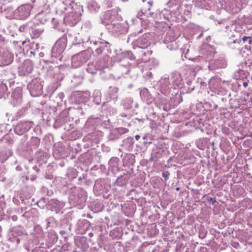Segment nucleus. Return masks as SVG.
<instances>
[{
    "label": "nucleus",
    "instance_id": "obj_34",
    "mask_svg": "<svg viewBox=\"0 0 252 252\" xmlns=\"http://www.w3.org/2000/svg\"><path fill=\"white\" fill-rule=\"evenodd\" d=\"M195 6L203 8L209 4L208 0H193Z\"/></svg>",
    "mask_w": 252,
    "mask_h": 252
},
{
    "label": "nucleus",
    "instance_id": "obj_56",
    "mask_svg": "<svg viewBox=\"0 0 252 252\" xmlns=\"http://www.w3.org/2000/svg\"><path fill=\"white\" fill-rule=\"evenodd\" d=\"M64 94L63 93L61 92L58 94V97H59L60 98L61 101H62L63 98L64 97Z\"/></svg>",
    "mask_w": 252,
    "mask_h": 252
},
{
    "label": "nucleus",
    "instance_id": "obj_11",
    "mask_svg": "<svg viewBox=\"0 0 252 252\" xmlns=\"http://www.w3.org/2000/svg\"><path fill=\"white\" fill-rule=\"evenodd\" d=\"M14 55L8 49H2L0 53V66H4L11 63Z\"/></svg>",
    "mask_w": 252,
    "mask_h": 252
},
{
    "label": "nucleus",
    "instance_id": "obj_44",
    "mask_svg": "<svg viewBox=\"0 0 252 252\" xmlns=\"http://www.w3.org/2000/svg\"><path fill=\"white\" fill-rule=\"evenodd\" d=\"M107 112L110 115H114L117 113V109L113 106H108L106 109Z\"/></svg>",
    "mask_w": 252,
    "mask_h": 252
},
{
    "label": "nucleus",
    "instance_id": "obj_42",
    "mask_svg": "<svg viewBox=\"0 0 252 252\" xmlns=\"http://www.w3.org/2000/svg\"><path fill=\"white\" fill-rule=\"evenodd\" d=\"M43 32L41 29H33L32 27L31 31V34L32 38H37Z\"/></svg>",
    "mask_w": 252,
    "mask_h": 252
},
{
    "label": "nucleus",
    "instance_id": "obj_32",
    "mask_svg": "<svg viewBox=\"0 0 252 252\" xmlns=\"http://www.w3.org/2000/svg\"><path fill=\"white\" fill-rule=\"evenodd\" d=\"M32 25V22L27 23L26 24L21 26L19 30L21 32L31 33Z\"/></svg>",
    "mask_w": 252,
    "mask_h": 252
},
{
    "label": "nucleus",
    "instance_id": "obj_43",
    "mask_svg": "<svg viewBox=\"0 0 252 252\" xmlns=\"http://www.w3.org/2000/svg\"><path fill=\"white\" fill-rule=\"evenodd\" d=\"M95 41V40L93 39H91L90 36L88 35H84L82 36V43H85L87 45L89 44V43L91 44L92 42Z\"/></svg>",
    "mask_w": 252,
    "mask_h": 252
},
{
    "label": "nucleus",
    "instance_id": "obj_6",
    "mask_svg": "<svg viewBox=\"0 0 252 252\" xmlns=\"http://www.w3.org/2000/svg\"><path fill=\"white\" fill-rule=\"evenodd\" d=\"M151 34L145 33L137 39L132 40L131 45L133 49H146L150 45Z\"/></svg>",
    "mask_w": 252,
    "mask_h": 252
},
{
    "label": "nucleus",
    "instance_id": "obj_36",
    "mask_svg": "<svg viewBox=\"0 0 252 252\" xmlns=\"http://www.w3.org/2000/svg\"><path fill=\"white\" fill-rule=\"evenodd\" d=\"M57 225V221L53 217H50L46 220V227H55Z\"/></svg>",
    "mask_w": 252,
    "mask_h": 252
},
{
    "label": "nucleus",
    "instance_id": "obj_22",
    "mask_svg": "<svg viewBox=\"0 0 252 252\" xmlns=\"http://www.w3.org/2000/svg\"><path fill=\"white\" fill-rule=\"evenodd\" d=\"M209 86L211 90L218 94H220V90L221 89L220 88V80L215 79H211L209 81Z\"/></svg>",
    "mask_w": 252,
    "mask_h": 252
},
{
    "label": "nucleus",
    "instance_id": "obj_59",
    "mask_svg": "<svg viewBox=\"0 0 252 252\" xmlns=\"http://www.w3.org/2000/svg\"><path fill=\"white\" fill-rule=\"evenodd\" d=\"M104 1H106V3L109 6L111 3V0H104Z\"/></svg>",
    "mask_w": 252,
    "mask_h": 252
},
{
    "label": "nucleus",
    "instance_id": "obj_46",
    "mask_svg": "<svg viewBox=\"0 0 252 252\" xmlns=\"http://www.w3.org/2000/svg\"><path fill=\"white\" fill-rule=\"evenodd\" d=\"M102 205L98 202H96L94 204V211L95 212H98L102 210Z\"/></svg>",
    "mask_w": 252,
    "mask_h": 252
},
{
    "label": "nucleus",
    "instance_id": "obj_40",
    "mask_svg": "<svg viewBox=\"0 0 252 252\" xmlns=\"http://www.w3.org/2000/svg\"><path fill=\"white\" fill-rule=\"evenodd\" d=\"M20 235V236H19L18 237L14 239V241L12 242L16 243L17 244H19L21 241L26 240L27 239L28 235L26 233H25L24 230L22 231V234Z\"/></svg>",
    "mask_w": 252,
    "mask_h": 252
},
{
    "label": "nucleus",
    "instance_id": "obj_19",
    "mask_svg": "<svg viewBox=\"0 0 252 252\" xmlns=\"http://www.w3.org/2000/svg\"><path fill=\"white\" fill-rule=\"evenodd\" d=\"M227 65L225 59L223 57H220L217 60H215L211 65H209L210 70L217 69V68H225Z\"/></svg>",
    "mask_w": 252,
    "mask_h": 252
},
{
    "label": "nucleus",
    "instance_id": "obj_47",
    "mask_svg": "<svg viewBox=\"0 0 252 252\" xmlns=\"http://www.w3.org/2000/svg\"><path fill=\"white\" fill-rule=\"evenodd\" d=\"M8 126H9V125L7 124H0V132L1 133L6 132Z\"/></svg>",
    "mask_w": 252,
    "mask_h": 252
},
{
    "label": "nucleus",
    "instance_id": "obj_17",
    "mask_svg": "<svg viewBox=\"0 0 252 252\" xmlns=\"http://www.w3.org/2000/svg\"><path fill=\"white\" fill-rule=\"evenodd\" d=\"M11 103L14 106H17L22 102V90L20 88H16L11 95Z\"/></svg>",
    "mask_w": 252,
    "mask_h": 252
},
{
    "label": "nucleus",
    "instance_id": "obj_48",
    "mask_svg": "<svg viewBox=\"0 0 252 252\" xmlns=\"http://www.w3.org/2000/svg\"><path fill=\"white\" fill-rule=\"evenodd\" d=\"M74 41H75L76 43L77 44H80L82 43V35L78 34L74 38Z\"/></svg>",
    "mask_w": 252,
    "mask_h": 252
},
{
    "label": "nucleus",
    "instance_id": "obj_30",
    "mask_svg": "<svg viewBox=\"0 0 252 252\" xmlns=\"http://www.w3.org/2000/svg\"><path fill=\"white\" fill-rule=\"evenodd\" d=\"M128 180L127 175H122L118 177L116 183L118 186L124 187L126 186Z\"/></svg>",
    "mask_w": 252,
    "mask_h": 252
},
{
    "label": "nucleus",
    "instance_id": "obj_38",
    "mask_svg": "<svg viewBox=\"0 0 252 252\" xmlns=\"http://www.w3.org/2000/svg\"><path fill=\"white\" fill-rule=\"evenodd\" d=\"M128 131V130L126 128L123 127H119L117 129H114L111 133L112 134H116L118 136L116 137V138H119V136L122 135V134H124L126 133Z\"/></svg>",
    "mask_w": 252,
    "mask_h": 252
},
{
    "label": "nucleus",
    "instance_id": "obj_9",
    "mask_svg": "<svg viewBox=\"0 0 252 252\" xmlns=\"http://www.w3.org/2000/svg\"><path fill=\"white\" fill-rule=\"evenodd\" d=\"M107 28L110 32L115 35H119L127 32V28L118 20L114 21V23L109 25V27H107Z\"/></svg>",
    "mask_w": 252,
    "mask_h": 252
},
{
    "label": "nucleus",
    "instance_id": "obj_49",
    "mask_svg": "<svg viewBox=\"0 0 252 252\" xmlns=\"http://www.w3.org/2000/svg\"><path fill=\"white\" fill-rule=\"evenodd\" d=\"M170 173L168 171H165L162 172V176L164 178L165 181H167L169 179Z\"/></svg>",
    "mask_w": 252,
    "mask_h": 252
},
{
    "label": "nucleus",
    "instance_id": "obj_61",
    "mask_svg": "<svg viewBox=\"0 0 252 252\" xmlns=\"http://www.w3.org/2000/svg\"><path fill=\"white\" fill-rule=\"evenodd\" d=\"M151 53H152V52L151 51H148L147 52H144L143 53V55L145 56L147 54L151 55Z\"/></svg>",
    "mask_w": 252,
    "mask_h": 252
},
{
    "label": "nucleus",
    "instance_id": "obj_53",
    "mask_svg": "<svg viewBox=\"0 0 252 252\" xmlns=\"http://www.w3.org/2000/svg\"><path fill=\"white\" fill-rule=\"evenodd\" d=\"M146 4L147 5V8L148 11H150L151 10V7L153 5V1L151 0H149L147 1Z\"/></svg>",
    "mask_w": 252,
    "mask_h": 252
},
{
    "label": "nucleus",
    "instance_id": "obj_62",
    "mask_svg": "<svg viewBox=\"0 0 252 252\" xmlns=\"http://www.w3.org/2000/svg\"><path fill=\"white\" fill-rule=\"evenodd\" d=\"M132 35H131L130 36H129L128 38H127V42H129L132 39Z\"/></svg>",
    "mask_w": 252,
    "mask_h": 252
},
{
    "label": "nucleus",
    "instance_id": "obj_5",
    "mask_svg": "<svg viewBox=\"0 0 252 252\" xmlns=\"http://www.w3.org/2000/svg\"><path fill=\"white\" fill-rule=\"evenodd\" d=\"M31 9L32 7L30 4L21 5L13 11L11 18L20 20L26 19L30 15Z\"/></svg>",
    "mask_w": 252,
    "mask_h": 252
},
{
    "label": "nucleus",
    "instance_id": "obj_23",
    "mask_svg": "<svg viewBox=\"0 0 252 252\" xmlns=\"http://www.w3.org/2000/svg\"><path fill=\"white\" fill-rule=\"evenodd\" d=\"M23 230V228L21 227L13 228L9 233V241L10 242H13L14 239L19 236H20V235L22 234V231Z\"/></svg>",
    "mask_w": 252,
    "mask_h": 252
},
{
    "label": "nucleus",
    "instance_id": "obj_31",
    "mask_svg": "<svg viewBox=\"0 0 252 252\" xmlns=\"http://www.w3.org/2000/svg\"><path fill=\"white\" fill-rule=\"evenodd\" d=\"M0 141L7 145H12L13 143V136L10 134H5L1 138Z\"/></svg>",
    "mask_w": 252,
    "mask_h": 252
},
{
    "label": "nucleus",
    "instance_id": "obj_10",
    "mask_svg": "<svg viewBox=\"0 0 252 252\" xmlns=\"http://www.w3.org/2000/svg\"><path fill=\"white\" fill-rule=\"evenodd\" d=\"M66 44L64 38H62L55 43L52 49V56L55 58L59 57L64 51Z\"/></svg>",
    "mask_w": 252,
    "mask_h": 252
},
{
    "label": "nucleus",
    "instance_id": "obj_50",
    "mask_svg": "<svg viewBox=\"0 0 252 252\" xmlns=\"http://www.w3.org/2000/svg\"><path fill=\"white\" fill-rule=\"evenodd\" d=\"M242 40L243 41V42L244 43L248 42L249 43L251 44V42H252V39H251V37L250 36H244L242 38Z\"/></svg>",
    "mask_w": 252,
    "mask_h": 252
},
{
    "label": "nucleus",
    "instance_id": "obj_60",
    "mask_svg": "<svg viewBox=\"0 0 252 252\" xmlns=\"http://www.w3.org/2000/svg\"><path fill=\"white\" fill-rule=\"evenodd\" d=\"M202 58L200 56H198L197 58H193L192 59V60L193 61H197V60H200L201 59H202Z\"/></svg>",
    "mask_w": 252,
    "mask_h": 252
},
{
    "label": "nucleus",
    "instance_id": "obj_29",
    "mask_svg": "<svg viewBox=\"0 0 252 252\" xmlns=\"http://www.w3.org/2000/svg\"><path fill=\"white\" fill-rule=\"evenodd\" d=\"M118 158L116 157L112 158L109 161V169L113 171H116L118 168Z\"/></svg>",
    "mask_w": 252,
    "mask_h": 252
},
{
    "label": "nucleus",
    "instance_id": "obj_54",
    "mask_svg": "<svg viewBox=\"0 0 252 252\" xmlns=\"http://www.w3.org/2000/svg\"><path fill=\"white\" fill-rule=\"evenodd\" d=\"M32 252H45L44 249L41 248H35V250H32Z\"/></svg>",
    "mask_w": 252,
    "mask_h": 252
},
{
    "label": "nucleus",
    "instance_id": "obj_8",
    "mask_svg": "<svg viewBox=\"0 0 252 252\" xmlns=\"http://www.w3.org/2000/svg\"><path fill=\"white\" fill-rule=\"evenodd\" d=\"M101 124L102 121L100 117H91L86 122L84 127V130L90 134L92 131L95 130L96 127Z\"/></svg>",
    "mask_w": 252,
    "mask_h": 252
},
{
    "label": "nucleus",
    "instance_id": "obj_41",
    "mask_svg": "<svg viewBox=\"0 0 252 252\" xmlns=\"http://www.w3.org/2000/svg\"><path fill=\"white\" fill-rule=\"evenodd\" d=\"M166 44V47L170 50H173L177 49L179 48V46L177 44L176 41L175 42H164Z\"/></svg>",
    "mask_w": 252,
    "mask_h": 252
},
{
    "label": "nucleus",
    "instance_id": "obj_18",
    "mask_svg": "<svg viewBox=\"0 0 252 252\" xmlns=\"http://www.w3.org/2000/svg\"><path fill=\"white\" fill-rule=\"evenodd\" d=\"M74 201L78 203L85 202L86 200V192L85 191L79 188L75 187L74 188Z\"/></svg>",
    "mask_w": 252,
    "mask_h": 252
},
{
    "label": "nucleus",
    "instance_id": "obj_57",
    "mask_svg": "<svg viewBox=\"0 0 252 252\" xmlns=\"http://www.w3.org/2000/svg\"><path fill=\"white\" fill-rule=\"evenodd\" d=\"M182 1V0H170V2H172L173 4H177Z\"/></svg>",
    "mask_w": 252,
    "mask_h": 252
},
{
    "label": "nucleus",
    "instance_id": "obj_52",
    "mask_svg": "<svg viewBox=\"0 0 252 252\" xmlns=\"http://www.w3.org/2000/svg\"><path fill=\"white\" fill-rule=\"evenodd\" d=\"M146 12L147 11H145V12H143V11H139L138 13H137V17L139 18L140 19H142V16L144 15V14H146Z\"/></svg>",
    "mask_w": 252,
    "mask_h": 252
},
{
    "label": "nucleus",
    "instance_id": "obj_55",
    "mask_svg": "<svg viewBox=\"0 0 252 252\" xmlns=\"http://www.w3.org/2000/svg\"><path fill=\"white\" fill-rule=\"evenodd\" d=\"M6 117L7 118V121H9L11 120V121H13V119L11 118V114L10 113H6L5 114Z\"/></svg>",
    "mask_w": 252,
    "mask_h": 252
},
{
    "label": "nucleus",
    "instance_id": "obj_37",
    "mask_svg": "<svg viewBox=\"0 0 252 252\" xmlns=\"http://www.w3.org/2000/svg\"><path fill=\"white\" fill-rule=\"evenodd\" d=\"M94 101L97 104L101 102V93L99 90H95L93 93Z\"/></svg>",
    "mask_w": 252,
    "mask_h": 252
},
{
    "label": "nucleus",
    "instance_id": "obj_27",
    "mask_svg": "<svg viewBox=\"0 0 252 252\" xmlns=\"http://www.w3.org/2000/svg\"><path fill=\"white\" fill-rule=\"evenodd\" d=\"M177 40V37L175 32L169 30L164 37V42H175Z\"/></svg>",
    "mask_w": 252,
    "mask_h": 252
},
{
    "label": "nucleus",
    "instance_id": "obj_25",
    "mask_svg": "<svg viewBox=\"0 0 252 252\" xmlns=\"http://www.w3.org/2000/svg\"><path fill=\"white\" fill-rule=\"evenodd\" d=\"M118 88L115 87H110L108 91V94L110 99L117 100L118 99Z\"/></svg>",
    "mask_w": 252,
    "mask_h": 252
},
{
    "label": "nucleus",
    "instance_id": "obj_15",
    "mask_svg": "<svg viewBox=\"0 0 252 252\" xmlns=\"http://www.w3.org/2000/svg\"><path fill=\"white\" fill-rule=\"evenodd\" d=\"M117 16L116 11L109 10L105 12L103 15V18L101 21L102 23L109 27V25L113 24L114 21H117L118 20L116 18Z\"/></svg>",
    "mask_w": 252,
    "mask_h": 252
},
{
    "label": "nucleus",
    "instance_id": "obj_2",
    "mask_svg": "<svg viewBox=\"0 0 252 252\" xmlns=\"http://www.w3.org/2000/svg\"><path fill=\"white\" fill-rule=\"evenodd\" d=\"M68 11L65 13L63 19L64 23L70 27L74 26L81 19L83 11L82 6L71 0L68 7Z\"/></svg>",
    "mask_w": 252,
    "mask_h": 252
},
{
    "label": "nucleus",
    "instance_id": "obj_12",
    "mask_svg": "<svg viewBox=\"0 0 252 252\" xmlns=\"http://www.w3.org/2000/svg\"><path fill=\"white\" fill-rule=\"evenodd\" d=\"M33 64L30 60H26L18 67V74L26 76L31 73L33 69Z\"/></svg>",
    "mask_w": 252,
    "mask_h": 252
},
{
    "label": "nucleus",
    "instance_id": "obj_4",
    "mask_svg": "<svg viewBox=\"0 0 252 252\" xmlns=\"http://www.w3.org/2000/svg\"><path fill=\"white\" fill-rule=\"evenodd\" d=\"M41 79L38 77L33 78L28 85V89L32 96H38L42 94L43 85Z\"/></svg>",
    "mask_w": 252,
    "mask_h": 252
},
{
    "label": "nucleus",
    "instance_id": "obj_58",
    "mask_svg": "<svg viewBox=\"0 0 252 252\" xmlns=\"http://www.w3.org/2000/svg\"><path fill=\"white\" fill-rule=\"evenodd\" d=\"M172 160L176 162V158L174 157H171L168 159V162H169L170 161Z\"/></svg>",
    "mask_w": 252,
    "mask_h": 252
},
{
    "label": "nucleus",
    "instance_id": "obj_16",
    "mask_svg": "<svg viewBox=\"0 0 252 252\" xmlns=\"http://www.w3.org/2000/svg\"><path fill=\"white\" fill-rule=\"evenodd\" d=\"M39 48V44L32 42L26 46V50L24 49V53H20V55L24 56L25 54L31 58L34 57Z\"/></svg>",
    "mask_w": 252,
    "mask_h": 252
},
{
    "label": "nucleus",
    "instance_id": "obj_64",
    "mask_svg": "<svg viewBox=\"0 0 252 252\" xmlns=\"http://www.w3.org/2000/svg\"><path fill=\"white\" fill-rule=\"evenodd\" d=\"M84 94L82 93H80L78 94V96L79 97H82L84 95Z\"/></svg>",
    "mask_w": 252,
    "mask_h": 252
},
{
    "label": "nucleus",
    "instance_id": "obj_45",
    "mask_svg": "<svg viewBox=\"0 0 252 252\" xmlns=\"http://www.w3.org/2000/svg\"><path fill=\"white\" fill-rule=\"evenodd\" d=\"M86 71L91 74H94L96 73V69L94 67L93 65L88 64Z\"/></svg>",
    "mask_w": 252,
    "mask_h": 252
},
{
    "label": "nucleus",
    "instance_id": "obj_39",
    "mask_svg": "<svg viewBox=\"0 0 252 252\" xmlns=\"http://www.w3.org/2000/svg\"><path fill=\"white\" fill-rule=\"evenodd\" d=\"M33 247L34 243L32 239L28 240L27 242L24 244V248L28 252H30L31 251L32 252V250H35Z\"/></svg>",
    "mask_w": 252,
    "mask_h": 252
},
{
    "label": "nucleus",
    "instance_id": "obj_14",
    "mask_svg": "<svg viewBox=\"0 0 252 252\" xmlns=\"http://www.w3.org/2000/svg\"><path fill=\"white\" fill-rule=\"evenodd\" d=\"M32 126V123L30 121H21L16 125L14 128L15 133L21 135L28 131Z\"/></svg>",
    "mask_w": 252,
    "mask_h": 252
},
{
    "label": "nucleus",
    "instance_id": "obj_63",
    "mask_svg": "<svg viewBox=\"0 0 252 252\" xmlns=\"http://www.w3.org/2000/svg\"><path fill=\"white\" fill-rule=\"evenodd\" d=\"M243 86L245 87H247L248 86V83L247 82H243Z\"/></svg>",
    "mask_w": 252,
    "mask_h": 252
},
{
    "label": "nucleus",
    "instance_id": "obj_24",
    "mask_svg": "<svg viewBox=\"0 0 252 252\" xmlns=\"http://www.w3.org/2000/svg\"><path fill=\"white\" fill-rule=\"evenodd\" d=\"M118 60L120 61L121 60L125 58H128L131 60H133L135 59V57L131 51H125L118 53L117 54Z\"/></svg>",
    "mask_w": 252,
    "mask_h": 252
},
{
    "label": "nucleus",
    "instance_id": "obj_3",
    "mask_svg": "<svg viewBox=\"0 0 252 252\" xmlns=\"http://www.w3.org/2000/svg\"><path fill=\"white\" fill-rule=\"evenodd\" d=\"M92 52L84 50L72 57L71 65L74 68H77L85 64L91 58Z\"/></svg>",
    "mask_w": 252,
    "mask_h": 252
},
{
    "label": "nucleus",
    "instance_id": "obj_13",
    "mask_svg": "<svg viewBox=\"0 0 252 252\" xmlns=\"http://www.w3.org/2000/svg\"><path fill=\"white\" fill-rule=\"evenodd\" d=\"M102 40L99 38L98 40L94 41V44L98 45V47L95 50V53L100 55L103 53L104 55H108L110 53V46L108 42H103Z\"/></svg>",
    "mask_w": 252,
    "mask_h": 252
},
{
    "label": "nucleus",
    "instance_id": "obj_21",
    "mask_svg": "<svg viewBox=\"0 0 252 252\" xmlns=\"http://www.w3.org/2000/svg\"><path fill=\"white\" fill-rule=\"evenodd\" d=\"M140 95L141 99L146 101L147 104L151 103L153 100L148 90L146 88H144L140 89Z\"/></svg>",
    "mask_w": 252,
    "mask_h": 252
},
{
    "label": "nucleus",
    "instance_id": "obj_20",
    "mask_svg": "<svg viewBox=\"0 0 252 252\" xmlns=\"http://www.w3.org/2000/svg\"><path fill=\"white\" fill-rule=\"evenodd\" d=\"M49 205L51 206V210L55 211L56 213H59L64 206V204L63 202L60 201L56 199H53L51 201Z\"/></svg>",
    "mask_w": 252,
    "mask_h": 252
},
{
    "label": "nucleus",
    "instance_id": "obj_1",
    "mask_svg": "<svg viewBox=\"0 0 252 252\" xmlns=\"http://www.w3.org/2000/svg\"><path fill=\"white\" fill-rule=\"evenodd\" d=\"M184 85L181 74L177 71L171 73L169 75H164L159 80L158 86L161 94L158 93L155 101L159 105L166 104L168 99H173L176 103L182 101L181 92L179 90Z\"/></svg>",
    "mask_w": 252,
    "mask_h": 252
},
{
    "label": "nucleus",
    "instance_id": "obj_26",
    "mask_svg": "<svg viewBox=\"0 0 252 252\" xmlns=\"http://www.w3.org/2000/svg\"><path fill=\"white\" fill-rule=\"evenodd\" d=\"M133 139L132 137H127L125 139L122 144V146L125 149L130 151L133 147Z\"/></svg>",
    "mask_w": 252,
    "mask_h": 252
},
{
    "label": "nucleus",
    "instance_id": "obj_7",
    "mask_svg": "<svg viewBox=\"0 0 252 252\" xmlns=\"http://www.w3.org/2000/svg\"><path fill=\"white\" fill-rule=\"evenodd\" d=\"M181 8L180 6H178L176 10L170 11L167 9L163 10L160 14V17L161 18H163V19L167 21H173L179 19V17L181 14Z\"/></svg>",
    "mask_w": 252,
    "mask_h": 252
},
{
    "label": "nucleus",
    "instance_id": "obj_51",
    "mask_svg": "<svg viewBox=\"0 0 252 252\" xmlns=\"http://www.w3.org/2000/svg\"><path fill=\"white\" fill-rule=\"evenodd\" d=\"M25 112V109H22V110H21L20 111H19L16 114L17 118L22 116L24 114Z\"/></svg>",
    "mask_w": 252,
    "mask_h": 252
},
{
    "label": "nucleus",
    "instance_id": "obj_35",
    "mask_svg": "<svg viewBox=\"0 0 252 252\" xmlns=\"http://www.w3.org/2000/svg\"><path fill=\"white\" fill-rule=\"evenodd\" d=\"M248 72L243 69H238L235 73V77L236 79H243L247 76Z\"/></svg>",
    "mask_w": 252,
    "mask_h": 252
},
{
    "label": "nucleus",
    "instance_id": "obj_33",
    "mask_svg": "<svg viewBox=\"0 0 252 252\" xmlns=\"http://www.w3.org/2000/svg\"><path fill=\"white\" fill-rule=\"evenodd\" d=\"M8 94V88L5 84L1 83L0 84V98L4 97L5 98V96H7Z\"/></svg>",
    "mask_w": 252,
    "mask_h": 252
},
{
    "label": "nucleus",
    "instance_id": "obj_28",
    "mask_svg": "<svg viewBox=\"0 0 252 252\" xmlns=\"http://www.w3.org/2000/svg\"><path fill=\"white\" fill-rule=\"evenodd\" d=\"M133 99L132 97H128L124 98L122 100V105L125 109H130L132 108Z\"/></svg>",
    "mask_w": 252,
    "mask_h": 252
}]
</instances>
